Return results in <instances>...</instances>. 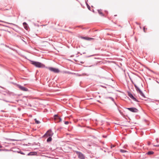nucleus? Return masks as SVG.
<instances>
[{"label":"nucleus","mask_w":159,"mask_h":159,"mask_svg":"<svg viewBox=\"0 0 159 159\" xmlns=\"http://www.w3.org/2000/svg\"><path fill=\"white\" fill-rule=\"evenodd\" d=\"M34 120L35 121V123L37 124H39L40 123L39 120H37L36 119H35Z\"/></svg>","instance_id":"19"},{"label":"nucleus","mask_w":159,"mask_h":159,"mask_svg":"<svg viewBox=\"0 0 159 159\" xmlns=\"http://www.w3.org/2000/svg\"><path fill=\"white\" fill-rule=\"evenodd\" d=\"M106 98H109L110 99H111L112 101L114 102V98H113L111 97H107Z\"/></svg>","instance_id":"21"},{"label":"nucleus","mask_w":159,"mask_h":159,"mask_svg":"<svg viewBox=\"0 0 159 159\" xmlns=\"http://www.w3.org/2000/svg\"><path fill=\"white\" fill-rule=\"evenodd\" d=\"M57 119H58L59 120V121H61V118H60V117H59V116L57 118Z\"/></svg>","instance_id":"27"},{"label":"nucleus","mask_w":159,"mask_h":159,"mask_svg":"<svg viewBox=\"0 0 159 159\" xmlns=\"http://www.w3.org/2000/svg\"><path fill=\"white\" fill-rule=\"evenodd\" d=\"M93 56V55H91V56H88V57H91V56Z\"/></svg>","instance_id":"38"},{"label":"nucleus","mask_w":159,"mask_h":159,"mask_svg":"<svg viewBox=\"0 0 159 159\" xmlns=\"http://www.w3.org/2000/svg\"><path fill=\"white\" fill-rule=\"evenodd\" d=\"M85 52H84V53H83V54H85Z\"/></svg>","instance_id":"46"},{"label":"nucleus","mask_w":159,"mask_h":159,"mask_svg":"<svg viewBox=\"0 0 159 159\" xmlns=\"http://www.w3.org/2000/svg\"><path fill=\"white\" fill-rule=\"evenodd\" d=\"M120 152L122 153H125L126 152H127V151L126 150H123L122 149H121L120 150Z\"/></svg>","instance_id":"18"},{"label":"nucleus","mask_w":159,"mask_h":159,"mask_svg":"<svg viewBox=\"0 0 159 159\" xmlns=\"http://www.w3.org/2000/svg\"><path fill=\"white\" fill-rule=\"evenodd\" d=\"M80 63H81L82 64H83L84 63V62H83V61H80Z\"/></svg>","instance_id":"34"},{"label":"nucleus","mask_w":159,"mask_h":159,"mask_svg":"<svg viewBox=\"0 0 159 159\" xmlns=\"http://www.w3.org/2000/svg\"><path fill=\"white\" fill-rule=\"evenodd\" d=\"M17 87L22 91H28V89L27 88L22 86L20 84H17Z\"/></svg>","instance_id":"5"},{"label":"nucleus","mask_w":159,"mask_h":159,"mask_svg":"<svg viewBox=\"0 0 159 159\" xmlns=\"http://www.w3.org/2000/svg\"><path fill=\"white\" fill-rule=\"evenodd\" d=\"M103 137H104V138H106L107 137V136H105V135H103L102 136Z\"/></svg>","instance_id":"30"},{"label":"nucleus","mask_w":159,"mask_h":159,"mask_svg":"<svg viewBox=\"0 0 159 159\" xmlns=\"http://www.w3.org/2000/svg\"><path fill=\"white\" fill-rule=\"evenodd\" d=\"M2 148V146L1 145H0V148Z\"/></svg>","instance_id":"39"},{"label":"nucleus","mask_w":159,"mask_h":159,"mask_svg":"<svg viewBox=\"0 0 159 159\" xmlns=\"http://www.w3.org/2000/svg\"><path fill=\"white\" fill-rule=\"evenodd\" d=\"M127 109L131 112L136 113L138 111V110L135 107L126 108Z\"/></svg>","instance_id":"6"},{"label":"nucleus","mask_w":159,"mask_h":159,"mask_svg":"<svg viewBox=\"0 0 159 159\" xmlns=\"http://www.w3.org/2000/svg\"><path fill=\"white\" fill-rule=\"evenodd\" d=\"M54 117H55V118L57 119L59 116L57 115H55L54 116Z\"/></svg>","instance_id":"24"},{"label":"nucleus","mask_w":159,"mask_h":159,"mask_svg":"<svg viewBox=\"0 0 159 159\" xmlns=\"http://www.w3.org/2000/svg\"><path fill=\"white\" fill-rule=\"evenodd\" d=\"M77 53H78V54H80L81 55H82V53H80V52H78Z\"/></svg>","instance_id":"35"},{"label":"nucleus","mask_w":159,"mask_h":159,"mask_svg":"<svg viewBox=\"0 0 159 159\" xmlns=\"http://www.w3.org/2000/svg\"><path fill=\"white\" fill-rule=\"evenodd\" d=\"M154 153V152L152 151H149L148 152L146 153V154L148 155H150Z\"/></svg>","instance_id":"15"},{"label":"nucleus","mask_w":159,"mask_h":159,"mask_svg":"<svg viewBox=\"0 0 159 159\" xmlns=\"http://www.w3.org/2000/svg\"><path fill=\"white\" fill-rule=\"evenodd\" d=\"M75 152L77 155L78 158L80 159H85L84 155L80 152L75 151Z\"/></svg>","instance_id":"2"},{"label":"nucleus","mask_w":159,"mask_h":159,"mask_svg":"<svg viewBox=\"0 0 159 159\" xmlns=\"http://www.w3.org/2000/svg\"><path fill=\"white\" fill-rule=\"evenodd\" d=\"M74 56V55H71V57H73Z\"/></svg>","instance_id":"42"},{"label":"nucleus","mask_w":159,"mask_h":159,"mask_svg":"<svg viewBox=\"0 0 159 159\" xmlns=\"http://www.w3.org/2000/svg\"><path fill=\"white\" fill-rule=\"evenodd\" d=\"M81 38L82 39H84L85 40H90L91 39H93L92 38H89L87 37H81Z\"/></svg>","instance_id":"8"},{"label":"nucleus","mask_w":159,"mask_h":159,"mask_svg":"<svg viewBox=\"0 0 159 159\" xmlns=\"http://www.w3.org/2000/svg\"><path fill=\"white\" fill-rule=\"evenodd\" d=\"M46 68L48 69L51 71L53 72H54L55 73H58L60 71L57 68L52 67H46Z\"/></svg>","instance_id":"4"},{"label":"nucleus","mask_w":159,"mask_h":159,"mask_svg":"<svg viewBox=\"0 0 159 159\" xmlns=\"http://www.w3.org/2000/svg\"><path fill=\"white\" fill-rule=\"evenodd\" d=\"M13 152H18V153H20V154H21L22 155H25V153L24 152H22V151H21L20 150L19 151H13Z\"/></svg>","instance_id":"14"},{"label":"nucleus","mask_w":159,"mask_h":159,"mask_svg":"<svg viewBox=\"0 0 159 159\" xmlns=\"http://www.w3.org/2000/svg\"><path fill=\"white\" fill-rule=\"evenodd\" d=\"M75 61H76V62H77V60H75Z\"/></svg>","instance_id":"41"},{"label":"nucleus","mask_w":159,"mask_h":159,"mask_svg":"<svg viewBox=\"0 0 159 159\" xmlns=\"http://www.w3.org/2000/svg\"><path fill=\"white\" fill-rule=\"evenodd\" d=\"M139 93L143 97H144V98H145V96H144V94L143 93V92H142V91H139Z\"/></svg>","instance_id":"17"},{"label":"nucleus","mask_w":159,"mask_h":159,"mask_svg":"<svg viewBox=\"0 0 159 159\" xmlns=\"http://www.w3.org/2000/svg\"><path fill=\"white\" fill-rule=\"evenodd\" d=\"M154 146L156 147H159V144L155 145Z\"/></svg>","instance_id":"28"},{"label":"nucleus","mask_w":159,"mask_h":159,"mask_svg":"<svg viewBox=\"0 0 159 159\" xmlns=\"http://www.w3.org/2000/svg\"><path fill=\"white\" fill-rule=\"evenodd\" d=\"M65 73H66L68 74H74L73 73H71V72H70L69 71H66L65 72Z\"/></svg>","instance_id":"23"},{"label":"nucleus","mask_w":159,"mask_h":159,"mask_svg":"<svg viewBox=\"0 0 159 159\" xmlns=\"http://www.w3.org/2000/svg\"><path fill=\"white\" fill-rule=\"evenodd\" d=\"M86 5L88 9L89 10H90L91 7H90V6L88 4V3H87V2H86Z\"/></svg>","instance_id":"20"},{"label":"nucleus","mask_w":159,"mask_h":159,"mask_svg":"<svg viewBox=\"0 0 159 159\" xmlns=\"http://www.w3.org/2000/svg\"><path fill=\"white\" fill-rule=\"evenodd\" d=\"M64 123L66 125H68L69 124V122L68 121H65V122H64Z\"/></svg>","instance_id":"25"},{"label":"nucleus","mask_w":159,"mask_h":159,"mask_svg":"<svg viewBox=\"0 0 159 159\" xmlns=\"http://www.w3.org/2000/svg\"><path fill=\"white\" fill-rule=\"evenodd\" d=\"M127 93L128 96L132 99L133 100L137 102H138V100L134 97L132 94L131 93H130L129 92H128Z\"/></svg>","instance_id":"7"},{"label":"nucleus","mask_w":159,"mask_h":159,"mask_svg":"<svg viewBox=\"0 0 159 159\" xmlns=\"http://www.w3.org/2000/svg\"><path fill=\"white\" fill-rule=\"evenodd\" d=\"M7 140H10V141H17V140H16V139H7Z\"/></svg>","instance_id":"22"},{"label":"nucleus","mask_w":159,"mask_h":159,"mask_svg":"<svg viewBox=\"0 0 159 159\" xmlns=\"http://www.w3.org/2000/svg\"><path fill=\"white\" fill-rule=\"evenodd\" d=\"M31 63L36 67L39 68H43L45 67L44 65L39 62L31 61Z\"/></svg>","instance_id":"1"},{"label":"nucleus","mask_w":159,"mask_h":159,"mask_svg":"<svg viewBox=\"0 0 159 159\" xmlns=\"http://www.w3.org/2000/svg\"><path fill=\"white\" fill-rule=\"evenodd\" d=\"M74 74H76V75L77 76H82V75H80V74H75V73H74Z\"/></svg>","instance_id":"26"},{"label":"nucleus","mask_w":159,"mask_h":159,"mask_svg":"<svg viewBox=\"0 0 159 159\" xmlns=\"http://www.w3.org/2000/svg\"><path fill=\"white\" fill-rule=\"evenodd\" d=\"M118 111L120 114H121L122 113V112L120 110H119V109H118Z\"/></svg>","instance_id":"29"},{"label":"nucleus","mask_w":159,"mask_h":159,"mask_svg":"<svg viewBox=\"0 0 159 159\" xmlns=\"http://www.w3.org/2000/svg\"><path fill=\"white\" fill-rule=\"evenodd\" d=\"M52 137H49L47 139V141L48 142H49L52 141Z\"/></svg>","instance_id":"16"},{"label":"nucleus","mask_w":159,"mask_h":159,"mask_svg":"<svg viewBox=\"0 0 159 159\" xmlns=\"http://www.w3.org/2000/svg\"><path fill=\"white\" fill-rule=\"evenodd\" d=\"M136 23L138 25H140V24L137 22H136Z\"/></svg>","instance_id":"31"},{"label":"nucleus","mask_w":159,"mask_h":159,"mask_svg":"<svg viewBox=\"0 0 159 159\" xmlns=\"http://www.w3.org/2000/svg\"><path fill=\"white\" fill-rule=\"evenodd\" d=\"M0 22H3V23H7V24L13 25H14V26H16V25L14 24L13 23H8V22H7L4 21H1V20H0Z\"/></svg>","instance_id":"13"},{"label":"nucleus","mask_w":159,"mask_h":159,"mask_svg":"<svg viewBox=\"0 0 159 159\" xmlns=\"http://www.w3.org/2000/svg\"><path fill=\"white\" fill-rule=\"evenodd\" d=\"M90 145L89 144H88V145H87V146H89V147H90Z\"/></svg>","instance_id":"40"},{"label":"nucleus","mask_w":159,"mask_h":159,"mask_svg":"<svg viewBox=\"0 0 159 159\" xmlns=\"http://www.w3.org/2000/svg\"><path fill=\"white\" fill-rule=\"evenodd\" d=\"M1 111H2V112H4V111H2V110Z\"/></svg>","instance_id":"43"},{"label":"nucleus","mask_w":159,"mask_h":159,"mask_svg":"<svg viewBox=\"0 0 159 159\" xmlns=\"http://www.w3.org/2000/svg\"><path fill=\"white\" fill-rule=\"evenodd\" d=\"M92 66H89V67H91Z\"/></svg>","instance_id":"48"},{"label":"nucleus","mask_w":159,"mask_h":159,"mask_svg":"<svg viewBox=\"0 0 159 159\" xmlns=\"http://www.w3.org/2000/svg\"><path fill=\"white\" fill-rule=\"evenodd\" d=\"M148 144L149 145L150 144V143H148Z\"/></svg>","instance_id":"47"},{"label":"nucleus","mask_w":159,"mask_h":159,"mask_svg":"<svg viewBox=\"0 0 159 159\" xmlns=\"http://www.w3.org/2000/svg\"><path fill=\"white\" fill-rule=\"evenodd\" d=\"M145 28L144 27H143V31L144 32H145Z\"/></svg>","instance_id":"36"},{"label":"nucleus","mask_w":159,"mask_h":159,"mask_svg":"<svg viewBox=\"0 0 159 159\" xmlns=\"http://www.w3.org/2000/svg\"><path fill=\"white\" fill-rule=\"evenodd\" d=\"M114 103L115 104L116 106H117V104H116V103L114 101Z\"/></svg>","instance_id":"37"},{"label":"nucleus","mask_w":159,"mask_h":159,"mask_svg":"<svg viewBox=\"0 0 159 159\" xmlns=\"http://www.w3.org/2000/svg\"><path fill=\"white\" fill-rule=\"evenodd\" d=\"M134 86L137 92H139V91H141V90L140 89L138 86H137L136 85L134 84Z\"/></svg>","instance_id":"11"},{"label":"nucleus","mask_w":159,"mask_h":159,"mask_svg":"<svg viewBox=\"0 0 159 159\" xmlns=\"http://www.w3.org/2000/svg\"><path fill=\"white\" fill-rule=\"evenodd\" d=\"M36 154V152H30L28 153L27 155V156H32V155H35V154Z\"/></svg>","instance_id":"9"},{"label":"nucleus","mask_w":159,"mask_h":159,"mask_svg":"<svg viewBox=\"0 0 159 159\" xmlns=\"http://www.w3.org/2000/svg\"><path fill=\"white\" fill-rule=\"evenodd\" d=\"M53 134L51 130H49L43 136V137H52Z\"/></svg>","instance_id":"3"},{"label":"nucleus","mask_w":159,"mask_h":159,"mask_svg":"<svg viewBox=\"0 0 159 159\" xmlns=\"http://www.w3.org/2000/svg\"><path fill=\"white\" fill-rule=\"evenodd\" d=\"M98 102H100V101H98Z\"/></svg>","instance_id":"45"},{"label":"nucleus","mask_w":159,"mask_h":159,"mask_svg":"<svg viewBox=\"0 0 159 159\" xmlns=\"http://www.w3.org/2000/svg\"><path fill=\"white\" fill-rule=\"evenodd\" d=\"M101 9H99V10H98V13L101 15V16H104V15L101 12Z\"/></svg>","instance_id":"10"},{"label":"nucleus","mask_w":159,"mask_h":159,"mask_svg":"<svg viewBox=\"0 0 159 159\" xmlns=\"http://www.w3.org/2000/svg\"><path fill=\"white\" fill-rule=\"evenodd\" d=\"M3 101H5V102H9V101H6V100H3Z\"/></svg>","instance_id":"32"},{"label":"nucleus","mask_w":159,"mask_h":159,"mask_svg":"<svg viewBox=\"0 0 159 159\" xmlns=\"http://www.w3.org/2000/svg\"><path fill=\"white\" fill-rule=\"evenodd\" d=\"M2 149H0V151H2Z\"/></svg>","instance_id":"44"},{"label":"nucleus","mask_w":159,"mask_h":159,"mask_svg":"<svg viewBox=\"0 0 159 159\" xmlns=\"http://www.w3.org/2000/svg\"><path fill=\"white\" fill-rule=\"evenodd\" d=\"M115 147V146H114L111 145V148H112V147Z\"/></svg>","instance_id":"33"},{"label":"nucleus","mask_w":159,"mask_h":159,"mask_svg":"<svg viewBox=\"0 0 159 159\" xmlns=\"http://www.w3.org/2000/svg\"><path fill=\"white\" fill-rule=\"evenodd\" d=\"M23 25L24 26L25 28L27 30V24L26 23L24 22L23 23Z\"/></svg>","instance_id":"12"}]
</instances>
